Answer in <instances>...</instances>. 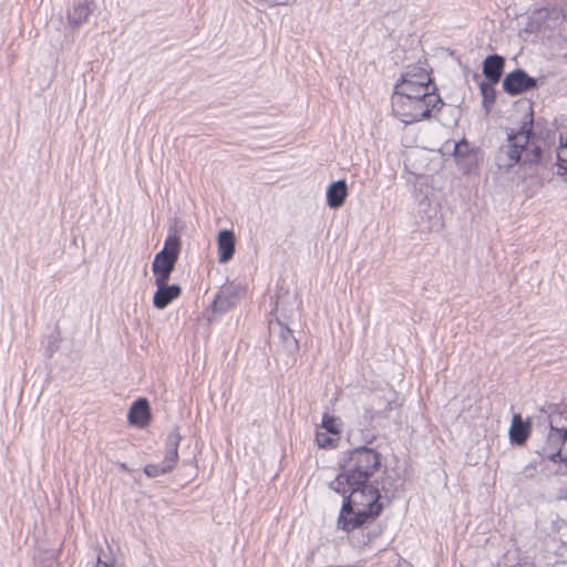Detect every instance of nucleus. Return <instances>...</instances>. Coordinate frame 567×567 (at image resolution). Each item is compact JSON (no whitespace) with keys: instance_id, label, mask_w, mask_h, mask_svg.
<instances>
[{"instance_id":"6","label":"nucleus","mask_w":567,"mask_h":567,"mask_svg":"<svg viewBox=\"0 0 567 567\" xmlns=\"http://www.w3.org/2000/svg\"><path fill=\"white\" fill-rule=\"evenodd\" d=\"M179 250V238L176 235L168 236L164 243L163 249L155 255L152 264L155 279H169L178 259Z\"/></svg>"},{"instance_id":"27","label":"nucleus","mask_w":567,"mask_h":567,"mask_svg":"<svg viewBox=\"0 0 567 567\" xmlns=\"http://www.w3.org/2000/svg\"><path fill=\"white\" fill-rule=\"evenodd\" d=\"M374 439V436H372L371 439L367 440L365 442L368 443H372V440Z\"/></svg>"},{"instance_id":"1","label":"nucleus","mask_w":567,"mask_h":567,"mask_svg":"<svg viewBox=\"0 0 567 567\" xmlns=\"http://www.w3.org/2000/svg\"><path fill=\"white\" fill-rule=\"evenodd\" d=\"M442 104L430 74L420 66L403 74L391 99L394 116L406 125L431 117L432 111Z\"/></svg>"},{"instance_id":"12","label":"nucleus","mask_w":567,"mask_h":567,"mask_svg":"<svg viewBox=\"0 0 567 567\" xmlns=\"http://www.w3.org/2000/svg\"><path fill=\"white\" fill-rule=\"evenodd\" d=\"M236 238L233 230L223 229L217 237L218 260L220 264L228 262L235 252Z\"/></svg>"},{"instance_id":"16","label":"nucleus","mask_w":567,"mask_h":567,"mask_svg":"<svg viewBox=\"0 0 567 567\" xmlns=\"http://www.w3.org/2000/svg\"><path fill=\"white\" fill-rule=\"evenodd\" d=\"M150 420V405L146 399L141 398L136 400L130 411H128V421L132 424L143 426L147 424Z\"/></svg>"},{"instance_id":"13","label":"nucleus","mask_w":567,"mask_h":567,"mask_svg":"<svg viewBox=\"0 0 567 567\" xmlns=\"http://www.w3.org/2000/svg\"><path fill=\"white\" fill-rule=\"evenodd\" d=\"M505 65V59L498 54L487 55L483 62V74L487 81L498 83Z\"/></svg>"},{"instance_id":"20","label":"nucleus","mask_w":567,"mask_h":567,"mask_svg":"<svg viewBox=\"0 0 567 567\" xmlns=\"http://www.w3.org/2000/svg\"><path fill=\"white\" fill-rule=\"evenodd\" d=\"M340 436L332 434L330 432H326L321 429H318L316 432V441L319 447L321 449H333L337 446Z\"/></svg>"},{"instance_id":"10","label":"nucleus","mask_w":567,"mask_h":567,"mask_svg":"<svg viewBox=\"0 0 567 567\" xmlns=\"http://www.w3.org/2000/svg\"><path fill=\"white\" fill-rule=\"evenodd\" d=\"M535 87H537V80L529 76L522 69L507 73L503 80L504 91L512 96L522 94Z\"/></svg>"},{"instance_id":"25","label":"nucleus","mask_w":567,"mask_h":567,"mask_svg":"<svg viewBox=\"0 0 567 567\" xmlns=\"http://www.w3.org/2000/svg\"><path fill=\"white\" fill-rule=\"evenodd\" d=\"M559 556H565L567 554V543L564 545V548L557 553Z\"/></svg>"},{"instance_id":"24","label":"nucleus","mask_w":567,"mask_h":567,"mask_svg":"<svg viewBox=\"0 0 567 567\" xmlns=\"http://www.w3.org/2000/svg\"><path fill=\"white\" fill-rule=\"evenodd\" d=\"M114 559L103 560L100 557L97 558V564L95 567H114Z\"/></svg>"},{"instance_id":"7","label":"nucleus","mask_w":567,"mask_h":567,"mask_svg":"<svg viewBox=\"0 0 567 567\" xmlns=\"http://www.w3.org/2000/svg\"><path fill=\"white\" fill-rule=\"evenodd\" d=\"M395 405L396 394L392 389L373 392L367 398L364 417L369 423L386 419Z\"/></svg>"},{"instance_id":"28","label":"nucleus","mask_w":567,"mask_h":567,"mask_svg":"<svg viewBox=\"0 0 567 567\" xmlns=\"http://www.w3.org/2000/svg\"><path fill=\"white\" fill-rule=\"evenodd\" d=\"M121 467H122V468H124V470H126V468H127V467H126V465H125L124 463H122V464H121Z\"/></svg>"},{"instance_id":"19","label":"nucleus","mask_w":567,"mask_h":567,"mask_svg":"<svg viewBox=\"0 0 567 567\" xmlns=\"http://www.w3.org/2000/svg\"><path fill=\"white\" fill-rule=\"evenodd\" d=\"M495 84L496 83H492L489 81L481 82L480 84V90L483 97V106L485 107L486 112L491 110L496 100V91L494 89Z\"/></svg>"},{"instance_id":"23","label":"nucleus","mask_w":567,"mask_h":567,"mask_svg":"<svg viewBox=\"0 0 567 567\" xmlns=\"http://www.w3.org/2000/svg\"><path fill=\"white\" fill-rule=\"evenodd\" d=\"M470 153V145L465 140L454 143L453 154L456 158H462Z\"/></svg>"},{"instance_id":"18","label":"nucleus","mask_w":567,"mask_h":567,"mask_svg":"<svg viewBox=\"0 0 567 567\" xmlns=\"http://www.w3.org/2000/svg\"><path fill=\"white\" fill-rule=\"evenodd\" d=\"M92 13V9L90 8L89 3L85 2H79L75 3L72 9L68 12V20L73 25L78 27L82 23L86 22L90 14Z\"/></svg>"},{"instance_id":"3","label":"nucleus","mask_w":567,"mask_h":567,"mask_svg":"<svg viewBox=\"0 0 567 567\" xmlns=\"http://www.w3.org/2000/svg\"><path fill=\"white\" fill-rule=\"evenodd\" d=\"M533 136V120L525 122L517 132L507 134L495 154V164L501 169L509 171L517 164L535 166L543 157V150Z\"/></svg>"},{"instance_id":"21","label":"nucleus","mask_w":567,"mask_h":567,"mask_svg":"<svg viewBox=\"0 0 567 567\" xmlns=\"http://www.w3.org/2000/svg\"><path fill=\"white\" fill-rule=\"evenodd\" d=\"M557 175L564 176L567 174V138L560 136V145L557 152Z\"/></svg>"},{"instance_id":"8","label":"nucleus","mask_w":567,"mask_h":567,"mask_svg":"<svg viewBox=\"0 0 567 567\" xmlns=\"http://www.w3.org/2000/svg\"><path fill=\"white\" fill-rule=\"evenodd\" d=\"M270 344L278 357H293L298 351V341L292 331L279 320L270 322Z\"/></svg>"},{"instance_id":"17","label":"nucleus","mask_w":567,"mask_h":567,"mask_svg":"<svg viewBox=\"0 0 567 567\" xmlns=\"http://www.w3.org/2000/svg\"><path fill=\"white\" fill-rule=\"evenodd\" d=\"M238 301V293L230 287L224 288L215 297L213 302V309L217 312H226Z\"/></svg>"},{"instance_id":"11","label":"nucleus","mask_w":567,"mask_h":567,"mask_svg":"<svg viewBox=\"0 0 567 567\" xmlns=\"http://www.w3.org/2000/svg\"><path fill=\"white\" fill-rule=\"evenodd\" d=\"M168 279H155L157 290L153 297V305L157 309L166 308L173 300L182 293L179 285H167Z\"/></svg>"},{"instance_id":"14","label":"nucleus","mask_w":567,"mask_h":567,"mask_svg":"<svg viewBox=\"0 0 567 567\" xmlns=\"http://www.w3.org/2000/svg\"><path fill=\"white\" fill-rule=\"evenodd\" d=\"M530 434V423L523 421L522 415L516 413L513 415L509 429V439L512 443L517 445L524 444Z\"/></svg>"},{"instance_id":"15","label":"nucleus","mask_w":567,"mask_h":567,"mask_svg":"<svg viewBox=\"0 0 567 567\" xmlns=\"http://www.w3.org/2000/svg\"><path fill=\"white\" fill-rule=\"evenodd\" d=\"M348 195L346 181L333 182L327 189V203L330 208H339L344 204Z\"/></svg>"},{"instance_id":"5","label":"nucleus","mask_w":567,"mask_h":567,"mask_svg":"<svg viewBox=\"0 0 567 567\" xmlns=\"http://www.w3.org/2000/svg\"><path fill=\"white\" fill-rule=\"evenodd\" d=\"M564 420L567 421V411L549 415V431L544 445L538 451L539 455L553 463L560 462L565 455L564 440L567 439V429H565Z\"/></svg>"},{"instance_id":"9","label":"nucleus","mask_w":567,"mask_h":567,"mask_svg":"<svg viewBox=\"0 0 567 567\" xmlns=\"http://www.w3.org/2000/svg\"><path fill=\"white\" fill-rule=\"evenodd\" d=\"M182 440L179 432L176 430L172 431L166 439V454L164 460L158 464H147L144 467V473L148 477H157L159 475L169 473L178 460V444Z\"/></svg>"},{"instance_id":"26","label":"nucleus","mask_w":567,"mask_h":567,"mask_svg":"<svg viewBox=\"0 0 567 567\" xmlns=\"http://www.w3.org/2000/svg\"><path fill=\"white\" fill-rule=\"evenodd\" d=\"M565 429H567V424H565ZM564 454H567V439L564 440Z\"/></svg>"},{"instance_id":"22","label":"nucleus","mask_w":567,"mask_h":567,"mask_svg":"<svg viewBox=\"0 0 567 567\" xmlns=\"http://www.w3.org/2000/svg\"><path fill=\"white\" fill-rule=\"evenodd\" d=\"M340 425H341V422L338 417L331 416L329 414H324L322 417V423H321L320 429L326 432H330L332 434L340 436V432H341Z\"/></svg>"},{"instance_id":"2","label":"nucleus","mask_w":567,"mask_h":567,"mask_svg":"<svg viewBox=\"0 0 567 567\" xmlns=\"http://www.w3.org/2000/svg\"><path fill=\"white\" fill-rule=\"evenodd\" d=\"M337 493L343 496L338 527L346 532L361 527L369 518L373 519L381 513L380 493L373 482L358 486L349 485L344 492Z\"/></svg>"},{"instance_id":"4","label":"nucleus","mask_w":567,"mask_h":567,"mask_svg":"<svg viewBox=\"0 0 567 567\" xmlns=\"http://www.w3.org/2000/svg\"><path fill=\"white\" fill-rule=\"evenodd\" d=\"M381 468V454L374 449L360 446L349 452L340 465V472L329 483L334 492H344L350 486L373 482V477Z\"/></svg>"}]
</instances>
